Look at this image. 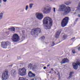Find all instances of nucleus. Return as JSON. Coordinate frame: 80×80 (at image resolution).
<instances>
[{
  "instance_id": "obj_1",
  "label": "nucleus",
  "mask_w": 80,
  "mask_h": 80,
  "mask_svg": "<svg viewBox=\"0 0 80 80\" xmlns=\"http://www.w3.org/2000/svg\"><path fill=\"white\" fill-rule=\"evenodd\" d=\"M59 10L60 12H62L63 15H67L71 12V9L70 7H66L65 5H62L59 7Z\"/></svg>"
},
{
  "instance_id": "obj_2",
  "label": "nucleus",
  "mask_w": 80,
  "mask_h": 80,
  "mask_svg": "<svg viewBox=\"0 0 80 80\" xmlns=\"http://www.w3.org/2000/svg\"><path fill=\"white\" fill-rule=\"evenodd\" d=\"M49 22V25L48 26V28H46V30L48 29H50L51 27L53 25V20L52 19L49 17H46L43 20V23L44 25H48V23Z\"/></svg>"
},
{
  "instance_id": "obj_3",
  "label": "nucleus",
  "mask_w": 80,
  "mask_h": 80,
  "mask_svg": "<svg viewBox=\"0 0 80 80\" xmlns=\"http://www.w3.org/2000/svg\"><path fill=\"white\" fill-rule=\"evenodd\" d=\"M41 33V29L39 28H36L32 29L31 32V34L34 37H37L38 36V34Z\"/></svg>"
},
{
  "instance_id": "obj_4",
  "label": "nucleus",
  "mask_w": 80,
  "mask_h": 80,
  "mask_svg": "<svg viewBox=\"0 0 80 80\" xmlns=\"http://www.w3.org/2000/svg\"><path fill=\"white\" fill-rule=\"evenodd\" d=\"M42 11L43 13H45L46 14L50 13L51 12V7L50 6H47L46 5L42 8Z\"/></svg>"
},
{
  "instance_id": "obj_5",
  "label": "nucleus",
  "mask_w": 80,
  "mask_h": 80,
  "mask_svg": "<svg viewBox=\"0 0 80 80\" xmlns=\"http://www.w3.org/2000/svg\"><path fill=\"white\" fill-rule=\"evenodd\" d=\"M26 68L23 67L21 69L19 70V73L20 74V75L21 76H25L26 75L27 73Z\"/></svg>"
},
{
  "instance_id": "obj_6",
  "label": "nucleus",
  "mask_w": 80,
  "mask_h": 80,
  "mask_svg": "<svg viewBox=\"0 0 80 80\" xmlns=\"http://www.w3.org/2000/svg\"><path fill=\"white\" fill-rule=\"evenodd\" d=\"M12 39L14 42H17L20 40V38L18 34H14L12 37Z\"/></svg>"
},
{
  "instance_id": "obj_7",
  "label": "nucleus",
  "mask_w": 80,
  "mask_h": 80,
  "mask_svg": "<svg viewBox=\"0 0 80 80\" xmlns=\"http://www.w3.org/2000/svg\"><path fill=\"white\" fill-rule=\"evenodd\" d=\"M8 72L7 71H5L4 72H3L2 76V80H6L8 79Z\"/></svg>"
},
{
  "instance_id": "obj_8",
  "label": "nucleus",
  "mask_w": 80,
  "mask_h": 80,
  "mask_svg": "<svg viewBox=\"0 0 80 80\" xmlns=\"http://www.w3.org/2000/svg\"><path fill=\"white\" fill-rule=\"evenodd\" d=\"M36 16L38 20H40L43 18L44 16L42 13L37 12L36 13Z\"/></svg>"
},
{
  "instance_id": "obj_9",
  "label": "nucleus",
  "mask_w": 80,
  "mask_h": 80,
  "mask_svg": "<svg viewBox=\"0 0 80 80\" xmlns=\"http://www.w3.org/2000/svg\"><path fill=\"white\" fill-rule=\"evenodd\" d=\"M10 44V42L8 41L6 42H2L1 43V47L3 48H7V45H9Z\"/></svg>"
},
{
  "instance_id": "obj_10",
  "label": "nucleus",
  "mask_w": 80,
  "mask_h": 80,
  "mask_svg": "<svg viewBox=\"0 0 80 80\" xmlns=\"http://www.w3.org/2000/svg\"><path fill=\"white\" fill-rule=\"evenodd\" d=\"M62 32V29H60L56 32L55 35L56 38H59L60 35V33H61Z\"/></svg>"
},
{
  "instance_id": "obj_11",
  "label": "nucleus",
  "mask_w": 80,
  "mask_h": 80,
  "mask_svg": "<svg viewBox=\"0 0 80 80\" xmlns=\"http://www.w3.org/2000/svg\"><path fill=\"white\" fill-rule=\"evenodd\" d=\"M68 62H69V60L67 58H64L61 61V64H63V63H68Z\"/></svg>"
},
{
  "instance_id": "obj_12",
  "label": "nucleus",
  "mask_w": 80,
  "mask_h": 80,
  "mask_svg": "<svg viewBox=\"0 0 80 80\" xmlns=\"http://www.w3.org/2000/svg\"><path fill=\"white\" fill-rule=\"evenodd\" d=\"M67 23H68V22L62 20L61 22V26L62 27H65L67 25Z\"/></svg>"
},
{
  "instance_id": "obj_13",
  "label": "nucleus",
  "mask_w": 80,
  "mask_h": 80,
  "mask_svg": "<svg viewBox=\"0 0 80 80\" xmlns=\"http://www.w3.org/2000/svg\"><path fill=\"white\" fill-rule=\"evenodd\" d=\"M16 75L17 72H16V70L13 69L11 71V75L12 76H15Z\"/></svg>"
},
{
  "instance_id": "obj_14",
  "label": "nucleus",
  "mask_w": 80,
  "mask_h": 80,
  "mask_svg": "<svg viewBox=\"0 0 80 80\" xmlns=\"http://www.w3.org/2000/svg\"><path fill=\"white\" fill-rule=\"evenodd\" d=\"M72 66L74 70H77L78 69V66L76 64L75 62H74L72 63Z\"/></svg>"
},
{
  "instance_id": "obj_15",
  "label": "nucleus",
  "mask_w": 80,
  "mask_h": 80,
  "mask_svg": "<svg viewBox=\"0 0 80 80\" xmlns=\"http://www.w3.org/2000/svg\"><path fill=\"white\" fill-rule=\"evenodd\" d=\"M63 21L66 22L67 23L68 22V21L69 20V17H65L62 20Z\"/></svg>"
},
{
  "instance_id": "obj_16",
  "label": "nucleus",
  "mask_w": 80,
  "mask_h": 80,
  "mask_svg": "<svg viewBox=\"0 0 80 80\" xmlns=\"http://www.w3.org/2000/svg\"><path fill=\"white\" fill-rule=\"evenodd\" d=\"M73 73H74L73 72H70L69 74V76L67 78V79H70V78L72 77V75Z\"/></svg>"
},
{
  "instance_id": "obj_17",
  "label": "nucleus",
  "mask_w": 80,
  "mask_h": 80,
  "mask_svg": "<svg viewBox=\"0 0 80 80\" xmlns=\"http://www.w3.org/2000/svg\"><path fill=\"white\" fill-rule=\"evenodd\" d=\"M8 30H9V31H12V32H15V28L13 27H12L10 28H8Z\"/></svg>"
},
{
  "instance_id": "obj_18",
  "label": "nucleus",
  "mask_w": 80,
  "mask_h": 80,
  "mask_svg": "<svg viewBox=\"0 0 80 80\" xmlns=\"http://www.w3.org/2000/svg\"><path fill=\"white\" fill-rule=\"evenodd\" d=\"M76 64H77L78 66H79L80 67V60H78L76 61V63H75Z\"/></svg>"
},
{
  "instance_id": "obj_19",
  "label": "nucleus",
  "mask_w": 80,
  "mask_h": 80,
  "mask_svg": "<svg viewBox=\"0 0 80 80\" xmlns=\"http://www.w3.org/2000/svg\"><path fill=\"white\" fill-rule=\"evenodd\" d=\"M45 36H43L42 37L40 38V40H42V41H43V40H45Z\"/></svg>"
},
{
  "instance_id": "obj_20",
  "label": "nucleus",
  "mask_w": 80,
  "mask_h": 80,
  "mask_svg": "<svg viewBox=\"0 0 80 80\" xmlns=\"http://www.w3.org/2000/svg\"><path fill=\"white\" fill-rule=\"evenodd\" d=\"M33 73L31 71H29L28 73V76L29 77H30L31 75H32V74Z\"/></svg>"
},
{
  "instance_id": "obj_21",
  "label": "nucleus",
  "mask_w": 80,
  "mask_h": 80,
  "mask_svg": "<svg viewBox=\"0 0 80 80\" xmlns=\"http://www.w3.org/2000/svg\"><path fill=\"white\" fill-rule=\"evenodd\" d=\"M3 13L1 12L0 13V19H2L3 18Z\"/></svg>"
},
{
  "instance_id": "obj_22",
  "label": "nucleus",
  "mask_w": 80,
  "mask_h": 80,
  "mask_svg": "<svg viewBox=\"0 0 80 80\" xmlns=\"http://www.w3.org/2000/svg\"><path fill=\"white\" fill-rule=\"evenodd\" d=\"M65 4L67 5H69V4H71V2L68 1H66L65 2Z\"/></svg>"
},
{
  "instance_id": "obj_23",
  "label": "nucleus",
  "mask_w": 80,
  "mask_h": 80,
  "mask_svg": "<svg viewBox=\"0 0 80 80\" xmlns=\"http://www.w3.org/2000/svg\"><path fill=\"white\" fill-rule=\"evenodd\" d=\"M35 74L32 73L31 75V76H30V78H32V77H35Z\"/></svg>"
},
{
  "instance_id": "obj_24",
  "label": "nucleus",
  "mask_w": 80,
  "mask_h": 80,
  "mask_svg": "<svg viewBox=\"0 0 80 80\" xmlns=\"http://www.w3.org/2000/svg\"><path fill=\"white\" fill-rule=\"evenodd\" d=\"M72 52L73 54H75V53H76L77 52H75V49H73L72 50Z\"/></svg>"
},
{
  "instance_id": "obj_25",
  "label": "nucleus",
  "mask_w": 80,
  "mask_h": 80,
  "mask_svg": "<svg viewBox=\"0 0 80 80\" xmlns=\"http://www.w3.org/2000/svg\"><path fill=\"white\" fill-rule=\"evenodd\" d=\"M33 4L31 3L29 5V7L30 8H32L33 7Z\"/></svg>"
},
{
  "instance_id": "obj_26",
  "label": "nucleus",
  "mask_w": 80,
  "mask_h": 80,
  "mask_svg": "<svg viewBox=\"0 0 80 80\" xmlns=\"http://www.w3.org/2000/svg\"><path fill=\"white\" fill-rule=\"evenodd\" d=\"M43 27H45V29H46V28H48V26L46 25H44L43 22Z\"/></svg>"
},
{
  "instance_id": "obj_27",
  "label": "nucleus",
  "mask_w": 80,
  "mask_h": 80,
  "mask_svg": "<svg viewBox=\"0 0 80 80\" xmlns=\"http://www.w3.org/2000/svg\"><path fill=\"white\" fill-rule=\"evenodd\" d=\"M66 38H67V36L66 35H63V40H65L66 39Z\"/></svg>"
},
{
  "instance_id": "obj_28",
  "label": "nucleus",
  "mask_w": 80,
  "mask_h": 80,
  "mask_svg": "<svg viewBox=\"0 0 80 80\" xmlns=\"http://www.w3.org/2000/svg\"><path fill=\"white\" fill-rule=\"evenodd\" d=\"M32 68V70H35V69H36V67L35 66H34Z\"/></svg>"
},
{
  "instance_id": "obj_29",
  "label": "nucleus",
  "mask_w": 80,
  "mask_h": 80,
  "mask_svg": "<svg viewBox=\"0 0 80 80\" xmlns=\"http://www.w3.org/2000/svg\"><path fill=\"white\" fill-rule=\"evenodd\" d=\"M28 6L27 5L26 7L25 10H27L28 9Z\"/></svg>"
},
{
  "instance_id": "obj_30",
  "label": "nucleus",
  "mask_w": 80,
  "mask_h": 80,
  "mask_svg": "<svg viewBox=\"0 0 80 80\" xmlns=\"http://www.w3.org/2000/svg\"><path fill=\"white\" fill-rule=\"evenodd\" d=\"M32 67V65H29L28 66V68H31Z\"/></svg>"
},
{
  "instance_id": "obj_31",
  "label": "nucleus",
  "mask_w": 80,
  "mask_h": 80,
  "mask_svg": "<svg viewBox=\"0 0 80 80\" xmlns=\"http://www.w3.org/2000/svg\"><path fill=\"white\" fill-rule=\"evenodd\" d=\"M58 80H60V79H61V78L60 77V75H58Z\"/></svg>"
},
{
  "instance_id": "obj_32",
  "label": "nucleus",
  "mask_w": 80,
  "mask_h": 80,
  "mask_svg": "<svg viewBox=\"0 0 80 80\" xmlns=\"http://www.w3.org/2000/svg\"><path fill=\"white\" fill-rule=\"evenodd\" d=\"M52 45H51V46L52 47H53V46H54L55 45V43H54V42H52Z\"/></svg>"
},
{
  "instance_id": "obj_33",
  "label": "nucleus",
  "mask_w": 80,
  "mask_h": 80,
  "mask_svg": "<svg viewBox=\"0 0 80 80\" xmlns=\"http://www.w3.org/2000/svg\"><path fill=\"white\" fill-rule=\"evenodd\" d=\"M18 60H20L21 59V58L20 56H18Z\"/></svg>"
},
{
  "instance_id": "obj_34",
  "label": "nucleus",
  "mask_w": 80,
  "mask_h": 80,
  "mask_svg": "<svg viewBox=\"0 0 80 80\" xmlns=\"http://www.w3.org/2000/svg\"><path fill=\"white\" fill-rule=\"evenodd\" d=\"M75 37H73V38H72L71 39V40H74V39H75Z\"/></svg>"
},
{
  "instance_id": "obj_35",
  "label": "nucleus",
  "mask_w": 80,
  "mask_h": 80,
  "mask_svg": "<svg viewBox=\"0 0 80 80\" xmlns=\"http://www.w3.org/2000/svg\"><path fill=\"white\" fill-rule=\"evenodd\" d=\"M53 11L54 12H55V8H53Z\"/></svg>"
},
{
  "instance_id": "obj_36",
  "label": "nucleus",
  "mask_w": 80,
  "mask_h": 80,
  "mask_svg": "<svg viewBox=\"0 0 80 80\" xmlns=\"http://www.w3.org/2000/svg\"><path fill=\"white\" fill-rule=\"evenodd\" d=\"M78 18H77L76 19V20H75V22H77L78 21Z\"/></svg>"
},
{
  "instance_id": "obj_37",
  "label": "nucleus",
  "mask_w": 80,
  "mask_h": 80,
  "mask_svg": "<svg viewBox=\"0 0 80 80\" xmlns=\"http://www.w3.org/2000/svg\"><path fill=\"white\" fill-rule=\"evenodd\" d=\"M47 68V67H43V69L44 70H45V69H46Z\"/></svg>"
},
{
  "instance_id": "obj_38",
  "label": "nucleus",
  "mask_w": 80,
  "mask_h": 80,
  "mask_svg": "<svg viewBox=\"0 0 80 80\" xmlns=\"http://www.w3.org/2000/svg\"><path fill=\"white\" fill-rule=\"evenodd\" d=\"M13 66V64H12V65H10L8 66V67H12Z\"/></svg>"
},
{
  "instance_id": "obj_39",
  "label": "nucleus",
  "mask_w": 80,
  "mask_h": 80,
  "mask_svg": "<svg viewBox=\"0 0 80 80\" xmlns=\"http://www.w3.org/2000/svg\"><path fill=\"white\" fill-rule=\"evenodd\" d=\"M22 32L23 34L24 33H25V31L24 30H23L22 31Z\"/></svg>"
},
{
  "instance_id": "obj_40",
  "label": "nucleus",
  "mask_w": 80,
  "mask_h": 80,
  "mask_svg": "<svg viewBox=\"0 0 80 80\" xmlns=\"http://www.w3.org/2000/svg\"><path fill=\"white\" fill-rule=\"evenodd\" d=\"M3 1L4 2H7V0H3Z\"/></svg>"
},
{
  "instance_id": "obj_41",
  "label": "nucleus",
  "mask_w": 80,
  "mask_h": 80,
  "mask_svg": "<svg viewBox=\"0 0 80 80\" xmlns=\"http://www.w3.org/2000/svg\"><path fill=\"white\" fill-rule=\"evenodd\" d=\"M78 17H79V18H80V14H78Z\"/></svg>"
},
{
  "instance_id": "obj_42",
  "label": "nucleus",
  "mask_w": 80,
  "mask_h": 80,
  "mask_svg": "<svg viewBox=\"0 0 80 80\" xmlns=\"http://www.w3.org/2000/svg\"><path fill=\"white\" fill-rule=\"evenodd\" d=\"M22 38H25V37L24 36H22Z\"/></svg>"
},
{
  "instance_id": "obj_43",
  "label": "nucleus",
  "mask_w": 80,
  "mask_h": 80,
  "mask_svg": "<svg viewBox=\"0 0 80 80\" xmlns=\"http://www.w3.org/2000/svg\"><path fill=\"white\" fill-rule=\"evenodd\" d=\"M48 2L53 1V0H48Z\"/></svg>"
},
{
  "instance_id": "obj_44",
  "label": "nucleus",
  "mask_w": 80,
  "mask_h": 80,
  "mask_svg": "<svg viewBox=\"0 0 80 80\" xmlns=\"http://www.w3.org/2000/svg\"><path fill=\"white\" fill-rule=\"evenodd\" d=\"M50 78H52V80H53V79H54L52 77H50Z\"/></svg>"
},
{
  "instance_id": "obj_45",
  "label": "nucleus",
  "mask_w": 80,
  "mask_h": 80,
  "mask_svg": "<svg viewBox=\"0 0 80 80\" xmlns=\"http://www.w3.org/2000/svg\"><path fill=\"white\" fill-rule=\"evenodd\" d=\"M50 65V64H48V65H47V67H49Z\"/></svg>"
},
{
  "instance_id": "obj_46",
  "label": "nucleus",
  "mask_w": 80,
  "mask_h": 80,
  "mask_svg": "<svg viewBox=\"0 0 80 80\" xmlns=\"http://www.w3.org/2000/svg\"><path fill=\"white\" fill-rule=\"evenodd\" d=\"M2 3V0H0V3Z\"/></svg>"
},
{
  "instance_id": "obj_47",
  "label": "nucleus",
  "mask_w": 80,
  "mask_h": 80,
  "mask_svg": "<svg viewBox=\"0 0 80 80\" xmlns=\"http://www.w3.org/2000/svg\"><path fill=\"white\" fill-rule=\"evenodd\" d=\"M51 70H52V71H53V68H52Z\"/></svg>"
},
{
  "instance_id": "obj_48",
  "label": "nucleus",
  "mask_w": 80,
  "mask_h": 80,
  "mask_svg": "<svg viewBox=\"0 0 80 80\" xmlns=\"http://www.w3.org/2000/svg\"><path fill=\"white\" fill-rule=\"evenodd\" d=\"M35 79L34 78H33V79H31V80H34Z\"/></svg>"
},
{
  "instance_id": "obj_49",
  "label": "nucleus",
  "mask_w": 80,
  "mask_h": 80,
  "mask_svg": "<svg viewBox=\"0 0 80 80\" xmlns=\"http://www.w3.org/2000/svg\"><path fill=\"white\" fill-rule=\"evenodd\" d=\"M6 34H8V32H6Z\"/></svg>"
},
{
  "instance_id": "obj_50",
  "label": "nucleus",
  "mask_w": 80,
  "mask_h": 80,
  "mask_svg": "<svg viewBox=\"0 0 80 80\" xmlns=\"http://www.w3.org/2000/svg\"><path fill=\"white\" fill-rule=\"evenodd\" d=\"M48 73H52V72H51V71L49 72H48Z\"/></svg>"
},
{
  "instance_id": "obj_51",
  "label": "nucleus",
  "mask_w": 80,
  "mask_h": 80,
  "mask_svg": "<svg viewBox=\"0 0 80 80\" xmlns=\"http://www.w3.org/2000/svg\"><path fill=\"white\" fill-rule=\"evenodd\" d=\"M74 14H76V12H75V13H74Z\"/></svg>"
},
{
  "instance_id": "obj_52",
  "label": "nucleus",
  "mask_w": 80,
  "mask_h": 80,
  "mask_svg": "<svg viewBox=\"0 0 80 80\" xmlns=\"http://www.w3.org/2000/svg\"><path fill=\"white\" fill-rule=\"evenodd\" d=\"M0 7H1V5H0Z\"/></svg>"
},
{
  "instance_id": "obj_53",
  "label": "nucleus",
  "mask_w": 80,
  "mask_h": 80,
  "mask_svg": "<svg viewBox=\"0 0 80 80\" xmlns=\"http://www.w3.org/2000/svg\"><path fill=\"white\" fill-rule=\"evenodd\" d=\"M54 73H55V74L56 73V72H55Z\"/></svg>"
},
{
  "instance_id": "obj_54",
  "label": "nucleus",
  "mask_w": 80,
  "mask_h": 80,
  "mask_svg": "<svg viewBox=\"0 0 80 80\" xmlns=\"http://www.w3.org/2000/svg\"><path fill=\"white\" fill-rule=\"evenodd\" d=\"M35 78V80H37V79H36V78Z\"/></svg>"
},
{
  "instance_id": "obj_55",
  "label": "nucleus",
  "mask_w": 80,
  "mask_h": 80,
  "mask_svg": "<svg viewBox=\"0 0 80 80\" xmlns=\"http://www.w3.org/2000/svg\"><path fill=\"white\" fill-rule=\"evenodd\" d=\"M59 43H60V42H59Z\"/></svg>"
},
{
  "instance_id": "obj_56",
  "label": "nucleus",
  "mask_w": 80,
  "mask_h": 80,
  "mask_svg": "<svg viewBox=\"0 0 80 80\" xmlns=\"http://www.w3.org/2000/svg\"><path fill=\"white\" fill-rule=\"evenodd\" d=\"M8 57V56H7V57Z\"/></svg>"
},
{
  "instance_id": "obj_57",
  "label": "nucleus",
  "mask_w": 80,
  "mask_h": 80,
  "mask_svg": "<svg viewBox=\"0 0 80 80\" xmlns=\"http://www.w3.org/2000/svg\"><path fill=\"white\" fill-rule=\"evenodd\" d=\"M46 43H47V42H45Z\"/></svg>"
},
{
  "instance_id": "obj_58",
  "label": "nucleus",
  "mask_w": 80,
  "mask_h": 80,
  "mask_svg": "<svg viewBox=\"0 0 80 80\" xmlns=\"http://www.w3.org/2000/svg\"><path fill=\"white\" fill-rule=\"evenodd\" d=\"M58 72V74H59V72Z\"/></svg>"
},
{
  "instance_id": "obj_59",
  "label": "nucleus",
  "mask_w": 80,
  "mask_h": 80,
  "mask_svg": "<svg viewBox=\"0 0 80 80\" xmlns=\"http://www.w3.org/2000/svg\"><path fill=\"white\" fill-rule=\"evenodd\" d=\"M57 75H58V74H57Z\"/></svg>"
}]
</instances>
